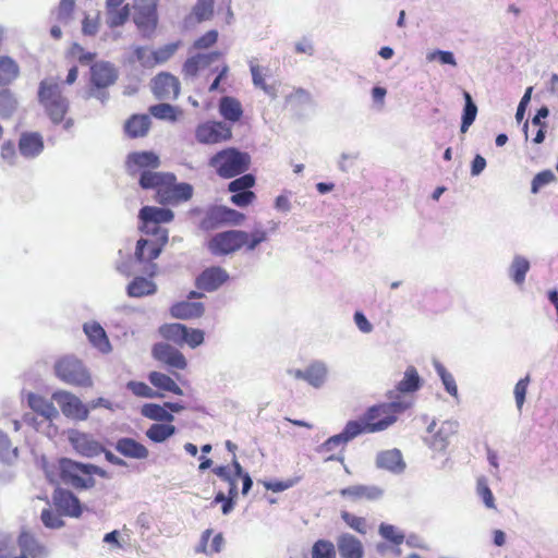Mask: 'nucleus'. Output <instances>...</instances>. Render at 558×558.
<instances>
[{
	"instance_id": "1",
	"label": "nucleus",
	"mask_w": 558,
	"mask_h": 558,
	"mask_svg": "<svg viewBox=\"0 0 558 558\" xmlns=\"http://www.w3.org/2000/svg\"><path fill=\"white\" fill-rule=\"evenodd\" d=\"M411 405L412 402L405 399L375 404L368 408L360 420H356L357 425L362 434L385 430L397 421L398 414L403 413Z\"/></svg>"
},
{
	"instance_id": "2",
	"label": "nucleus",
	"mask_w": 558,
	"mask_h": 558,
	"mask_svg": "<svg viewBox=\"0 0 558 558\" xmlns=\"http://www.w3.org/2000/svg\"><path fill=\"white\" fill-rule=\"evenodd\" d=\"M38 101L53 124L64 120L69 100L62 95L61 86L54 78H46L39 83Z\"/></svg>"
},
{
	"instance_id": "3",
	"label": "nucleus",
	"mask_w": 558,
	"mask_h": 558,
	"mask_svg": "<svg viewBox=\"0 0 558 558\" xmlns=\"http://www.w3.org/2000/svg\"><path fill=\"white\" fill-rule=\"evenodd\" d=\"M208 165L216 170L220 178L231 179L248 170L251 156L248 153L229 147L211 156Z\"/></svg>"
},
{
	"instance_id": "4",
	"label": "nucleus",
	"mask_w": 558,
	"mask_h": 558,
	"mask_svg": "<svg viewBox=\"0 0 558 558\" xmlns=\"http://www.w3.org/2000/svg\"><path fill=\"white\" fill-rule=\"evenodd\" d=\"M60 477L64 484L75 489H89L96 485L92 477L89 463H82L69 458L59 460Z\"/></svg>"
},
{
	"instance_id": "5",
	"label": "nucleus",
	"mask_w": 558,
	"mask_h": 558,
	"mask_svg": "<svg viewBox=\"0 0 558 558\" xmlns=\"http://www.w3.org/2000/svg\"><path fill=\"white\" fill-rule=\"evenodd\" d=\"M54 373L65 384L78 387H90L93 380L82 361L74 356H63L54 364Z\"/></svg>"
},
{
	"instance_id": "6",
	"label": "nucleus",
	"mask_w": 558,
	"mask_h": 558,
	"mask_svg": "<svg viewBox=\"0 0 558 558\" xmlns=\"http://www.w3.org/2000/svg\"><path fill=\"white\" fill-rule=\"evenodd\" d=\"M244 219V214L235 209L223 205H214L206 210L199 227L204 231H210L226 225L240 226Z\"/></svg>"
},
{
	"instance_id": "7",
	"label": "nucleus",
	"mask_w": 558,
	"mask_h": 558,
	"mask_svg": "<svg viewBox=\"0 0 558 558\" xmlns=\"http://www.w3.org/2000/svg\"><path fill=\"white\" fill-rule=\"evenodd\" d=\"M247 240L243 230H227L216 233L208 242V250L215 256L230 255L241 250Z\"/></svg>"
},
{
	"instance_id": "8",
	"label": "nucleus",
	"mask_w": 558,
	"mask_h": 558,
	"mask_svg": "<svg viewBox=\"0 0 558 558\" xmlns=\"http://www.w3.org/2000/svg\"><path fill=\"white\" fill-rule=\"evenodd\" d=\"M167 242L168 231H162L161 236H154V239L141 238L136 242L135 260L140 264L149 263L146 271L150 276H154L157 270V265L151 262L159 257Z\"/></svg>"
},
{
	"instance_id": "9",
	"label": "nucleus",
	"mask_w": 558,
	"mask_h": 558,
	"mask_svg": "<svg viewBox=\"0 0 558 558\" xmlns=\"http://www.w3.org/2000/svg\"><path fill=\"white\" fill-rule=\"evenodd\" d=\"M174 214L169 208L155 206H144L141 208L138 218L142 222L141 230L153 236H161L162 231H168L160 227V223L172 221Z\"/></svg>"
},
{
	"instance_id": "10",
	"label": "nucleus",
	"mask_w": 558,
	"mask_h": 558,
	"mask_svg": "<svg viewBox=\"0 0 558 558\" xmlns=\"http://www.w3.org/2000/svg\"><path fill=\"white\" fill-rule=\"evenodd\" d=\"M459 423L453 420L444 421L438 427L435 420H433L426 432L429 436L424 438V442L434 451L442 452L447 449L450 438L457 434Z\"/></svg>"
},
{
	"instance_id": "11",
	"label": "nucleus",
	"mask_w": 558,
	"mask_h": 558,
	"mask_svg": "<svg viewBox=\"0 0 558 558\" xmlns=\"http://www.w3.org/2000/svg\"><path fill=\"white\" fill-rule=\"evenodd\" d=\"M195 137L202 144H217L230 140L232 131L225 122L207 121L196 128Z\"/></svg>"
},
{
	"instance_id": "12",
	"label": "nucleus",
	"mask_w": 558,
	"mask_h": 558,
	"mask_svg": "<svg viewBox=\"0 0 558 558\" xmlns=\"http://www.w3.org/2000/svg\"><path fill=\"white\" fill-rule=\"evenodd\" d=\"M52 400L60 407L62 413L70 418L85 421L88 417L89 409L76 396L68 391H56Z\"/></svg>"
},
{
	"instance_id": "13",
	"label": "nucleus",
	"mask_w": 558,
	"mask_h": 558,
	"mask_svg": "<svg viewBox=\"0 0 558 558\" xmlns=\"http://www.w3.org/2000/svg\"><path fill=\"white\" fill-rule=\"evenodd\" d=\"M362 435L357 421H349L341 433L329 437L319 447L318 452H332L337 449L343 451L347 444Z\"/></svg>"
},
{
	"instance_id": "14",
	"label": "nucleus",
	"mask_w": 558,
	"mask_h": 558,
	"mask_svg": "<svg viewBox=\"0 0 558 558\" xmlns=\"http://www.w3.org/2000/svg\"><path fill=\"white\" fill-rule=\"evenodd\" d=\"M229 280V274L220 266L205 268L195 279V286L201 291L214 292Z\"/></svg>"
},
{
	"instance_id": "15",
	"label": "nucleus",
	"mask_w": 558,
	"mask_h": 558,
	"mask_svg": "<svg viewBox=\"0 0 558 558\" xmlns=\"http://www.w3.org/2000/svg\"><path fill=\"white\" fill-rule=\"evenodd\" d=\"M134 10L133 20L142 36L148 39L151 38L158 24L157 9L151 3L150 5L138 4V8H134Z\"/></svg>"
},
{
	"instance_id": "16",
	"label": "nucleus",
	"mask_w": 558,
	"mask_h": 558,
	"mask_svg": "<svg viewBox=\"0 0 558 558\" xmlns=\"http://www.w3.org/2000/svg\"><path fill=\"white\" fill-rule=\"evenodd\" d=\"M159 166L160 159L154 151L130 153L125 160V169L130 175L141 173L143 170L157 169Z\"/></svg>"
},
{
	"instance_id": "17",
	"label": "nucleus",
	"mask_w": 558,
	"mask_h": 558,
	"mask_svg": "<svg viewBox=\"0 0 558 558\" xmlns=\"http://www.w3.org/2000/svg\"><path fill=\"white\" fill-rule=\"evenodd\" d=\"M151 88L158 99H177L180 94V82L174 75L161 72L154 77Z\"/></svg>"
},
{
	"instance_id": "18",
	"label": "nucleus",
	"mask_w": 558,
	"mask_h": 558,
	"mask_svg": "<svg viewBox=\"0 0 558 558\" xmlns=\"http://www.w3.org/2000/svg\"><path fill=\"white\" fill-rule=\"evenodd\" d=\"M375 464L376 468L396 475L402 474L407 469L402 452L397 448L379 451Z\"/></svg>"
},
{
	"instance_id": "19",
	"label": "nucleus",
	"mask_w": 558,
	"mask_h": 558,
	"mask_svg": "<svg viewBox=\"0 0 558 558\" xmlns=\"http://www.w3.org/2000/svg\"><path fill=\"white\" fill-rule=\"evenodd\" d=\"M70 442L74 450L86 458L98 457L105 451V447L90 435L75 432L70 435Z\"/></svg>"
},
{
	"instance_id": "20",
	"label": "nucleus",
	"mask_w": 558,
	"mask_h": 558,
	"mask_svg": "<svg viewBox=\"0 0 558 558\" xmlns=\"http://www.w3.org/2000/svg\"><path fill=\"white\" fill-rule=\"evenodd\" d=\"M119 76L118 69L109 61H98L90 66V83L95 86L109 87Z\"/></svg>"
},
{
	"instance_id": "21",
	"label": "nucleus",
	"mask_w": 558,
	"mask_h": 558,
	"mask_svg": "<svg viewBox=\"0 0 558 558\" xmlns=\"http://www.w3.org/2000/svg\"><path fill=\"white\" fill-rule=\"evenodd\" d=\"M336 547L340 558H363L365 554L362 542L349 532L337 536Z\"/></svg>"
},
{
	"instance_id": "22",
	"label": "nucleus",
	"mask_w": 558,
	"mask_h": 558,
	"mask_svg": "<svg viewBox=\"0 0 558 558\" xmlns=\"http://www.w3.org/2000/svg\"><path fill=\"white\" fill-rule=\"evenodd\" d=\"M56 508L64 515L78 518L82 514V506L78 498L70 490L57 489L53 494Z\"/></svg>"
},
{
	"instance_id": "23",
	"label": "nucleus",
	"mask_w": 558,
	"mask_h": 558,
	"mask_svg": "<svg viewBox=\"0 0 558 558\" xmlns=\"http://www.w3.org/2000/svg\"><path fill=\"white\" fill-rule=\"evenodd\" d=\"M153 355L156 360L177 369H184L187 365L184 355L177 348L168 343L155 344Z\"/></svg>"
},
{
	"instance_id": "24",
	"label": "nucleus",
	"mask_w": 558,
	"mask_h": 558,
	"mask_svg": "<svg viewBox=\"0 0 558 558\" xmlns=\"http://www.w3.org/2000/svg\"><path fill=\"white\" fill-rule=\"evenodd\" d=\"M17 548L19 556H25V558H45L49 554L48 549L27 532L20 534Z\"/></svg>"
},
{
	"instance_id": "25",
	"label": "nucleus",
	"mask_w": 558,
	"mask_h": 558,
	"mask_svg": "<svg viewBox=\"0 0 558 558\" xmlns=\"http://www.w3.org/2000/svg\"><path fill=\"white\" fill-rule=\"evenodd\" d=\"M114 449L129 459L145 460L149 456V450L131 437L119 438L114 444Z\"/></svg>"
},
{
	"instance_id": "26",
	"label": "nucleus",
	"mask_w": 558,
	"mask_h": 558,
	"mask_svg": "<svg viewBox=\"0 0 558 558\" xmlns=\"http://www.w3.org/2000/svg\"><path fill=\"white\" fill-rule=\"evenodd\" d=\"M340 495L343 498H348L352 501L365 500H377L384 495V490L375 485H352L340 490Z\"/></svg>"
},
{
	"instance_id": "27",
	"label": "nucleus",
	"mask_w": 558,
	"mask_h": 558,
	"mask_svg": "<svg viewBox=\"0 0 558 558\" xmlns=\"http://www.w3.org/2000/svg\"><path fill=\"white\" fill-rule=\"evenodd\" d=\"M175 181L177 177L171 172L143 170L140 174L138 184L143 190H159L163 185H172Z\"/></svg>"
},
{
	"instance_id": "28",
	"label": "nucleus",
	"mask_w": 558,
	"mask_h": 558,
	"mask_svg": "<svg viewBox=\"0 0 558 558\" xmlns=\"http://www.w3.org/2000/svg\"><path fill=\"white\" fill-rule=\"evenodd\" d=\"M83 330L94 348L105 354L111 352L112 347L105 329L100 326V324L96 322L85 323Z\"/></svg>"
},
{
	"instance_id": "29",
	"label": "nucleus",
	"mask_w": 558,
	"mask_h": 558,
	"mask_svg": "<svg viewBox=\"0 0 558 558\" xmlns=\"http://www.w3.org/2000/svg\"><path fill=\"white\" fill-rule=\"evenodd\" d=\"M205 306L201 302L181 301L170 307V314L178 319H192L202 317Z\"/></svg>"
},
{
	"instance_id": "30",
	"label": "nucleus",
	"mask_w": 558,
	"mask_h": 558,
	"mask_svg": "<svg viewBox=\"0 0 558 558\" xmlns=\"http://www.w3.org/2000/svg\"><path fill=\"white\" fill-rule=\"evenodd\" d=\"M20 153L26 158L37 157L44 149L43 137L39 133H24L19 142Z\"/></svg>"
},
{
	"instance_id": "31",
	"label": "nucleus",
	"mask_w": 558,
	"mask_h": 558,
	"mask_svg": "<svg viewBox=\"0 0 558 558\" xmlns=\"http://www.w3.org/2000/svg\"><path fill=\"white\" fill-rule=\"evenodd\" d=\"M27 403L33 411L40 414L47 420H53L59 415V412L53 405V403L41 396L32 392L28 393Z\"/></svg>"
},
{
	"instance_id": "32",
	"label": "nucleus",
	"mask_w": 558,
	"mask_h": 558,
	"mask_svg": "<svg viewBox=\"0 0 558 558\" xmlns=\"http://www.w3.org/2000/svg\"><path fill=\"white\" fill-rule=\"evenodd\" d=\"M327 377L328 366L323 361H314L306 367V383L316 389L325 385Z\"/></svg>"
},
{
	"instance_id": "33",
	"label": "nucleus",
	"mask_w": 558,
	"mask_h": 558,
	"mask_svg": "<svg viewBox=\"0 0 558 558\" xmlns=\"http://www.w3.org/2000/svg\"><path fill=\"white\" fill-rule=\"evenodd\" d=\"M150 126V118L147 114H134L132 116L124 125L125 133L132 137L145 136Z\"/></svg>"
},
{
	"instance_id": "34",
	"label": "nucleus",
	"mask_w": 558,
	"mask_h": 558,
	"mask_svg": "<svg viewBox=\"0 0 558 558\" xmlns=\"http://www.w3.org/2000/svg\"><path fill=\"white\" fill-rule=\"evenodd\" d=\"M157 292V284L145 277H135L126 288V293L131 298H143L153 295Z\"/></svg>"
},
{
	"instance_id": "35",
	"label": "nucleus",
	"mask_w": 558,
	"mask_h": 558,
	"mask_svg": "<svg viewBox=\"0 0 558 558\" xmlns=\"http://www.w3.org/2000/svg\"><path fill=\"white\" fill-rule=\"evenodd\" d=\"M219 113L227 121L238 122L243 114V109L241 102L236 98L225 96L219 102Z\"/></svg>"
},
{
	"instance_id": "36",
	"label": "nucleus",
	"mask_w": 558,
	"mask_h": 558,
	"mask_svg": "<svg viewBox=\"0 0 558 558\" xmlns=\"http://www.w3.org/2000/svg\"><path fill=\"white\" fill-rule=\"evenodd\" d=\"M19 75V64L8 56L0 57V86L10 85Z\"/></svg>"
},
{
	"instance_id": "37",
	"label": "nucleus",
	"mask_w": 558,
	"mask_h": 558,
	"mask_svg": "<svg viewBox=\"0 0 558 558\" xmlns=\"http://www.w3.org/2000/svg\"><path fill=\"white\" fill-rule=\"evenodd\" d=\"M148 380L150 384L161 390L172 392L177 396H182L183 390L177 385V383L168 375L160 372H150L148 374Z\"/></svg>"
},
{
	"instance_id": "38",
	"label": "nucleus",
	"mask_w": 558,
	"mask_h": 558,
	"mask_svg": "<svg viewBox=\"0 0 558 558\" xmlns=\"http://www.w3.org/2000/svg\"><path fill=\"white\" fill-rule=\"evenodd\" d=\"M421 378L415 367L409 366L403 378L398 383L397 390L402 393H412L420 389Z\"/></svg>"
},
{
	"instance_id": "39",
	"label": "nucleus",
	"mask_w": 558,
	"mask_h": 558,
	"mask_svg": "<svg viewBox=\"0 0 558 558\" xmlns=\"http://www.w3.org/2000/svg\"><path fill=\"white\" fill-rule=\"evenodd\" d=\"M141 413L143 416L156 422L170 423L174 420L173 414L166 410L165 404L146 403L142 407Z\"/></svg>"
},
{
	"instance_id": "40",
	"label": "nucleus",
	"mask_w": 558,
	"mask_h": 558,
	"mask_svg": "<svg viewBox=\"0 0 558 558\" xmlns=\"http://www.w3.org/2000/svg\"><path fill=\"white\" fill-rule=\"evenodd\" d=\"M529 270L530 262L521 255H515L509 267V277L515 284L521 286Z\"/></svg>"
},
{
	"instance_id": "41",
	"label": "nucleus",
	"mask_w": 558,
	"mask_h": 558,
	"mask_svg": "<svg viewBox=\"0 0 558 558\" xmlns=\"http://www.w3.org/2000/svg\"><path fill=\"white\" fill-rule=\"evenodd\" d=\"M464 107L461 118V132L465 133L469 128L473 124L477 114V106L473 101L472 96L469 92H463Z\"/></svg>"
},
{
	"instance_id": "42",
	"label": "nucleus",
	"mask_w": 558,
	"mask_h": 558,
	"mask_svg": "<svg viewBox=\"0 0 558 558\" xmlns=\"http://www.w3.org/2000/svg\"><path fill=\"white\" fill-rule=\"evenodd\" d=\"M177 432L174 425L155 423L146 430V436L151 441L160 444L173 436Z\"/></svg>"
},
{
	"instance_id": "43",
	"label": "nucleus",
	"mask_w": 558,
	"mask_h": 558,
	"mask_svg": "<svg viewBox=\"0 0 558 558\" xmlns=\"http://www.w3.org/2000/svg\"><path fill=\"white\" fill-rule=\"evenodd\" d=\"M159 332L165 339L182 345L186 336V326L183 324H165L160 327Z\"/></svg>"
},
{
	"instance_id": "44",
	"label": "nucleus",
	"mask_w": 558,
	"mask_h": 558,
	"mask_svg": "<svg viewBox=\"0 0 558 558\" xmlns=\"http://www.w3.org/2000/svg\"><path fill=\"white\" fill-rule=\"evenodd\" d=\"M107 20L106 23L110 28H116L124 25L131 14L130 4H124L121 8L106 10Z\"/></svg>"
},
{
	"instance_id": "45",
	"label": "nucleus",
	"mask_w": 558,
	"mask_h": 558,
	"mask_svg": "<svg viewBox=\"0 0 558 558\" xmlns=\"http://www.w3.org/2000/svg\"><path fill=\"white\" fill-rule=\"evenodd\" d=\"M17 108V99L10 89L0 90V118L9 119Z\"/></svg>"
},
{
	"instance_id": "46",
	"label": "nucleus",
	"mask_w": 558,
	"mask_h": 558,
	"mask_svg": "<svg viewBox=\"0 0 558 558\" xmlns=\"http://www.w3.org/2000/svg\"><path fill=\"white\" fill-rule=\"evenodd\" d=\"M433 364H434L437 375L441 379L445 390L450 396L458 398V387H457L456 379L452 376V374L449 373L439 361L435 360Z\"/></svg>"
},
{
	"instance_id": "47",
	"label": "nucleus",
	"mask_w": 558,
	"mask_h": 558,
	"mask_svg": "<svg viewBox=\"0 0 558 558\" xmlns=\"http://www.w3.org/2000/svg\"><path fill=\"white\" fill-rule=\"evenodd\" d=\"M311 556L312 558H336L337 547L331 541L322 538L313 544Z\"/></svg>"
},
{
	"instance_id": "48",
	"label": "nucleus",
	"mask_w": 558,
	"mask_h": 558,
	"mask_svg": "<svg viewBox=\"0 0 558 558\" xmlns=\"http://www.w3.org/2000/svg\"><path fill=\"white\" fill-rule=\"evenodd\" d=\"M0 558H25V556H19L17 542L3 532H0Z\"/></svg>"
},
{
	"instance_id": "49",
	"label": "nucleus",
	"mask_w": 558,
	"mask_h": 558,
	"mask_svg": "<svg viewBox=\"0 0 558 558\" xmlns=\"http://www.w3.org/2000/svg\"><path fill=\"white\" fill-rule=\"evenodd\" d=\"M126 388L130 391H132L133 395H135L136 397H141V398L154 399V398L162 397L161 393L154 390L153 388H150L147 384H145L143 381L131 380L126 384Z\"/></svg>"
},
{
	"instance_id": "50",
	"label": "nucleus",
	"mask_w": 558,
	"mask_h": 558,
	"mask_svg": "<svg viewBox=\"0 0 558 558\" xmlns=\"http://www.w3.org/2000/svg\"><path fill=\"white\" fill-rule=\"evenodd\" d=\"M16 458L17 448L13 447L9 436L0 430V460L10 463Z\"/></svg>"
},
{
	"instance_id": "51",
	"label": "nucleus",
	"mask_w": 558,
	"mask_h": 558,
	"mask_svg": "<svg viewBox=\"0 0 558 558\" xmlns=\"http://www.w3.org/2000/svg\"><path fill=\"white\" fill-rule=\"evenodd\" d=\"M255 184V177L252 173H242L241 177L232 180L228 185L229 192H252Z\"/></svg>"
},
{
	"instance_id": "52",
	"label": "nucleus",
	"mask_w": 558,
	"mask_h": 558,
	"mask_svg": "<svg viewBox=\"0 0 558 558\" xmlns=\"http://www.w3.org/2000/svg\"><path fill=\"white\" fill-rule=\"evenodd\" d=\"M340 515L344 523L353 531L363 535L367 533V523L364 518L357 517L345 510L341 511Z\"/></svg>"
},
{
	"instance_id": "53",
	"label": "nucleus",
	"mask_w": 558,
	"mask_h": 558,
	"mask_svg": "<svg viewBox=\"0 0 558 558\" xmlns=\"http://www.w3.org/2000/svg\"><path fill=\"white\" fill-rule=\"evenodd\" d=\"M192 13L197 22L209 20L214 14V0H197Z\"/></svg>"
},
{
	"instance_id": "54",
	"label": "nucleus",
	"mask_w": 558,
	"mask_h": 558,
	"mask_svg": "<svg viewBox=\"0 0 558 558\" xmlns=\"http://www.w3.org/2000/svg\"><path fill=\"white\" fill-rule=\"evenodd\" d=\"M379 535L388 542L400 545L403 543L405 536L402 532L398 531L392 524L381 523L378 529Z\"/></svg>"
},
{
	"instance_id": "55",
	"label": "nucleus",
	"mask_w": 558,
	"mask_h": 558,
	"mask_svg": "<svg viewBox=\"0 0 558 558\" xmlns=\"http://www.w3.org/2000/svg\"><path fill=\"white\" fill-rule=\"evenodd\" d=\"M149 113L159 120L175 121V109L170 104H158L149 107Z\"/></svg>"
},
{
	"instance_id": "56",
	"label": "nucleus",
	"mask_w": 558,
	"mask_h": 558,
	"mask_svg": "<svg viewBox=\"0 0 558 558\" xmlns=\"http://www.w3.org/2000/svg\"><path fill=\"white\" fill-rule=\"evenodd\" d=\"M180 41L167 44L151 52L154 63L161 64L167 62L178 50Z\"/></svg>"
},
{
	"instance_id": "57",
	"label": "nucleus",
	"mask_w": 558,
	"mask_h": 558,
	"mask_svg": "<svg viewBox=\"0 0 558 558\" xmlns=\"http://www.w3.org/2000/svg\"><path fill=\"white\" fill-rule=\"evenodd\" d=\"M556 177L551 170L538 172L532 180L531 192L536 194L542 187L555 181Z\"/></svg>"
},
{
	"instance_id": "58",
	"label": "nucleus",
	"mask_w": 558,
	"mask_h": 558,
	"mask_svg": "<svg viewBox=\"0 0 558 558\" xmlns=\"http://www.w3.org/2000/svg\"><path fill=\"white\" fill-rule=\"evenodd\" d=\"M171 193L174 195L175 202H186L193 196V186L190 183H173Z\"/></svg>"
},
{
	"instance_id": "59",
	"label": "nucleus",
	"mask_w": 558,
	"mask_h": 558,
	"mask_svg": "<svg viewBox=\"0 0 558 558\" xmlns=\"http://www.w3.org/2000/svg\"><path fill=\"white\" fill-rule=\"evenodd\" d=\"M267 240V231L262 228H255L251 233L247 232V240L244 244L247 251H254L260 243Z\"/></svg>"
},
{
	"instance_id": "60",
	"label": "nucleus",
	"mask_w": 558,
	"mask_h": 558,
	"mask_svg": "<svg viewBox=\"0 0 558 558\" xmlns=\"http://www.w3.org/2000/svg\"><path fill=\"white\" fill-rule=\"evenodd\" d=\"M530 380H531L530 376L526 375L524 378H521L514 386L513 393H514L515 404H517V408L519 411H521V409L525 402V396H526V390H527Z\"/></svg>"
},
{
	"instance_id": "61",
	"label": "nucleus",
	"mask_w": 558,
	"mask_h": 558,
	"mask_svg": "<svg viewBox=\"0 0 558 558\" xmlns=\"http://www.w3.org/2000/svg\"><path fill=\"white\" fill-rule=\"evenodd\" d=\"M40 520L48 529H60L64 525V521L49 508L41 511Z\"/></svg>"
},
{
	"instance_id": "62",
	"label": "nucleus",
	"mask_w": 558,
	"mask_h": 558,
	"mask_svg": "<svg viewBox=\"0 0 558 558\" xmlns=\"http://www.w3.org/2000/svg\"><path fill=\"white\" fill-rule=\"evenodd\" d=\"M426 59L428 61L438 60L441 64H449L452 66L457 65L456 58L451 51L437 49V50H434V51L427 53Z\"/></svg>"
},
{
	"instance_id": "63",
	"label": "nucleus",
	"mask_w": 558,
	"mask_h": 558,
	"mask_svg": "<svg viewBox=\"0 0 558 558\" xmlns=\"http://www.w3.org/2000/svg\"><path fill=\"white\" fill-rule=\"evenodd\" d=\"M477 494L482 497L483 502L489 509L495 508V499L490 488L488 487L485 478L477 481Z\"/></svg>"
},
{
	"instance_id": "64",
	"label": "nucleus",
	"mask_w": 558,
	"mask_h": 558,
	"mask_svg": "<svg viewBox=\"0 0 558 558\" xmlns=\"http://www.w3.org/2000/svg\"><path fill=\"white\" fill-rule=\"evenodd\" d=\"M204 342V331L201 329H192L186 327V336L183 339V344H187L192 349L201 345Z\"/></svg>"
}]
</instances>
